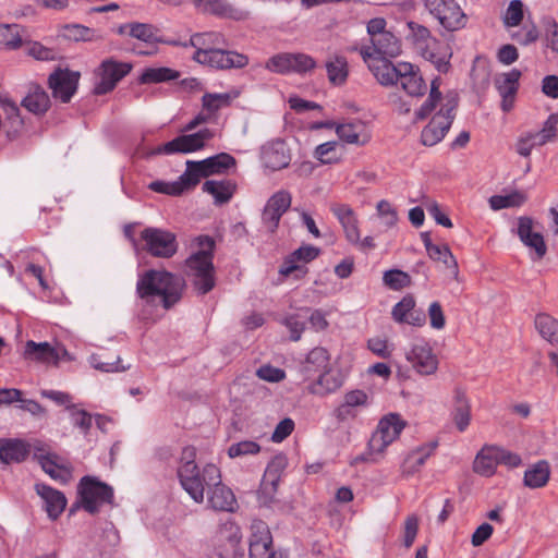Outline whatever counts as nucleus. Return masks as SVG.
<instances>
[{
	"instance_id": "8",
	"label": "nucleus",
	"mask_w": 558,
	"mask_h": 558,
	"mask_svg": "<svg viewBox=\"0 0 558 558\" xmlns=\"http://www.w3.org/2000/svg\"><path fill=\"white\" fill-rule=\"evenodd\" d=\"M316 68V61L303 52H279L270 57L265 69L277 74H306Z\"/></svg>"
},
{
	"instance_id": "60",
	"label": "nucleus",
	"mask_w": 558,
	"mask_h": 558,
	"mask_svg": "<svg viewBox=\"0 0 558 558\" xmlns=\"http://www.w3.org/2000/svg\"><path fill=\"white\" fill-rule=\"evenodd\" d=\"M539 37L538 29L536 25H524L521 31H518L512 34V39H514L518 44L522 46H527L530 44L535 43Z\"/></svg>"
},
{
	"instance_id": "21",
	"label": "nucleus",
	"mask_w": 558,
	"mask_h": 558,
	"mask_svg": "<svg viewBox=\"0 0 558 558\" xmlns=\"http://www.w3.org/2000/svg\"><path fill=\"white\" fill-rule=\"evenodd\" d=\"M534 221L531 217L523 216L518 219V236L521 242L534 250L536 258L542 259L547 253V246L541 232L533 230Z\"/></svg>"
},
{
	"instance_id": "31",
	"label": "nucleus",
	"mask_w": 558,
	"mask_h": 558,
	"mask_svg": "<svg viewBox=\"0 0 558 558\" xmlns=\"http://www.w3.org/2000/svg\"><path fill=\"white\" fill-rule=\"evenodd\" d=\"M368 69L374 74L379 84L392 86L398 84L399 63L392 64L386 58H380L368 62Z\"/></svg>"
},
{
	"instance_id": "13",
	"label": "nucleus",
	"mask_w": 558,
	"mask_h": 558,
	"mask_svg": "<svg viewBox=\"0 0 558 558\" xmlns=\"http://www.w3.org/2000/svg\"><path fill=\"white\" fill-rule=\"evenodd\" d=\"M80 77V72L60 66L56 68L48 77V87L51 89L53 98L59 99L63 104L70 102L76 93Z\"/></svg>"
},
{
	"instance_id": "10",
	"label": "nucleus",
	"mask_w": 558,
	"mask_h": 558,
	"mask_svg": "<svg viewBox=\"0 0 558 558\" xmlns=\"http://www.w3.org/2000/svg\"><path fill=\"white\" fill-rule=\"evenodd\" d=\"M214 137L213 131L209 129L199 130L193 134L179 135L175 138L161 144L150 150L148 156L155 155H173L189 154L202 149L206 142Z\"/></svg>"
},
{
	"instance_id": "37",
	"label": "nucleus",
	"mask_w": 558,
	"mask_h": 558,
	"mask_svg": "<svg viewBox=\"0 0 558 558\" xmlns=\"http://www.w3.org/2000/svg\"><path fill=\"white\" fill-rule=\"evenodd\" d=\"M374 51L380 58L396 57L400 53L399 39L389 31L371 40Z\"/></svg>"
},
{
	"instance_id": "22",
	"label": "nucleus",
	"mask_w": 558,
	"mask_h": 558,
	"mask_svg": "<svg viewBox=\"0 0 558 558\" xmlns=\"http://www.w3.org/2000/svg\"><path fill=\"white\" fill-rule=\"evenodd\" d=\"M208 505L215 511L234 512L238 508V502L233 492L222 484L221 476L218 483H213L211 487L207 489Z\"/></svg>"
},
{
	"instance_id": "34",
	"label": "nucleus",
	"mask_w": 558,
	"mask_h": 558,
	"mask_svg": "<svg viewBox=\"0 0 558 558\" xmlns=\"http://www.w3.org/2000/svg\"><path fill=\"white\" fill-rule=\"evenodd\" d=\"M453 421L460 432L465 430L471 421L469 400L465 391L459 387L454 389Z\"/></svg>"
},
{
	"instance_id": "44",
	"label": "nucleus",
	"mask_w": 558,
	"mask_h": 558,
	"mask_svg": "<svg viewBox=\"0 0 558 558\" xmlns=\"http://www.w3.org/2000/svg\"><path fill=\"white\" fill-rule=\"evenodd\" d=\"M526 202V195L522 192L514 191L508 195H493L488 203L493 210H499L509 207H520Z\"/></svg>"
},
{
	"instance_id": "36",
	"label": "nucleus",
	"mask_w": 558,
	"mask_h": 558,
	"mask_svg": "<svg viewBox=\"0 0 558 558\" xmlns=\"http://www.w3.org/2000/svg\"><path fill=\"white\" fill-rule=\"evenodd\" d=\"M498 465L496 446H485L475 457L474 472L483 476H490Z\"/></svg>"
},
{
	"instance_id": "62",
	"label": "nucleus",
	"mask_w": 558,
	"mask_h": 558,
	"mask_svg": "<svg viewBox=\"0 0 558 558\" xmlns=\"http://www.w3.org/2000/svg\"><path fill=\"white\" fill-rule=\"evenodd\" d=\"M376 208H377L378 215L381 217L384 225L387 228H391L397 223V221H398L397 211L388 201L383 199V201L378 202Z\"/></svg>"
},
{
	"instance_id": "41",
	"label": "nucleus",
	"mask_w": 558,
	"mask_h": 558,
	"mask_svg": "<svg viewBox=\"0 0 558 558\" xmlns=\"http://www.w3.org/2000/svg\"><path fill=\"white\" fill-rule=\"evenodd\" d=\"M326 71L329 82L332 85H343L348 78V62L342 56H336L326 62Z\"/></svg>"
},
{
	"instance_id": "20",
	"label": "nucleus",
	"mask_w": 558,
	"mask_h": 558,
	"mask_svg": "<svg viewBox=\"0 0 558 558\" xmlns=\"http://www.w3.org/2000/svg\"><path fill=\"white\" fill-rule=\"evenodd\" d=\"M522 73L518 69H512L507 73L497 75L494 80L495 87L501 97V109L508 112L512 109L515 95L519 89V80Z\"/></svg>"
},
{
	"instance_id": "23",
	"label": "nucleus",
	"mask_w": 558,
	"mask_h": 558,
	"mask_svg": "<svg viewBox=\"0 0 558 558\" xmlns=\"http://www.w3.org/2000/svg\"><path fill=\"white\" fill-rule=\"evenodd\" d=\"M427 47H420L416 50L420 54L435 65L438 72L447 73L450 69L452 52L449 46L434 37V43H426Z\"/></svg>"
},
{
	"instance_id": "7",
	"label": "nucleus",
	"mask_w": 558,
	"mask_h": 558,
	"mask_svg": "<svg viewBox=\"0 0 558 558\" xmlns=\"http://www.w3.org/2000/svg\"><path fill=\"white\" fill-rule=\"evenodd\" d=\"M193 60L217 70L243 69L248 64V57L232 50L208 47L198 48Z\"/></svg>"
},
{
	"instance_id": "53",
	"label": "nucleus",
	"mask_w": 558,
	"mask_h": 558,
	"mask_svg": "<svg viewBox=\"0 0 558 558\" xmlns=\"http://www.w3.org/2000/svg\"><path fill=\"white\" fill-rule=\"evenodd\" d=\"M383 281L386 287L395 291L410 287L412 283L410 275L400 269H390L385 271Z\"/></svg>"
},
{
	"instance_id": "43",
	"label": "nucleus",
	"mask_w": 558,
	"mask_h": 558,
	"mask_svg": "<svg viewBox=\"0 0 558 558\" xmlns=\"http://www.w3.org/2000/svg\"><path fill=\"white\" fill-rule=\"evenodd\" d=\"M196 163L197 161L187 160L185 171L178 179L183 193L194 189L202 178H206L204 170Z\"/></svg>"
},
{
	"instance_id": "55",
	"label": "nucleus",
	"mask_w": 558,
	"mask_h": 558,
	"mask_svg": "<svg viewBox=\"0 0 558 558\" xmlns=\"http://www.w3.org/2000/svg\"><path fill=\"white\" fill-rule=\"evenodd\" d=\"M557 124L558 117L556 114H550L547 120L544 122V125L541 131L533 133L534 138H537L538 145L543 146L548 142H551L557 136Z\"/></svg>"
},
{
	"instance_id": "49",
	"label": "nucleus",
	"mask_w": 558,
	"mask_h": 558,
	"mask_svg": "<svg viewBox=\"0 0 558 558\" xmlns=\"http://www.w3.org/2000/svg\"><path fill=\"white\" fill-rule=\"evenodd\" d=\"M329 365V354L325 348L316 347L310 351L305 360V369L307 372H322Z\"/></svg>"
},
{
	"instance_id": "46",
	"label": "nucleus",
	"mask_w": 558,
	"mask_h": 558,
	"mask_svg": "<svg viewBox=\"0 0 558 558\" xmlns=\"http://www.w3.org/2000/svg\"><path fill=\"white\" fill-rule=\"evenodd\" d=\"M179 72L170 68H149L140 76L142 84L161 83L173 81L179 77Z\"/></svg>"
},
{
	"instance_id": "17",
	"label": "nucleus",
	"mask_w": 558,
	"mask_h": 558,
	"mask_svg": "<svg viewBox=\"0 0 558 558\" xmlns=\"http://www.w3.org/2000/svg\"><path fill=\"white\" fill-rule=\"evenodd\" d=\"M34 458L51 478L66 482L71 476V470L66 466L65 460L44 446L35 447Z\"/></svg>"
},
{
	"instance_id": "50",
	"label": "nucleus",
	"mask_w": 558,
	"mask_h": 558,
	"mask_svg": "<svg viewBox=\"0 0 558 558\" xmlns=\"http://www.w3.org/2000/svg\"><path fill=\"white\" fill-rule=\"evenodd\" d=\"M92 365L101 372H120L125 371L128 367L120 365V356L109 357L107 352L93 354L90 356Z\"/></svg>"
},
{
	"instance_id": "1",
	"label": "nucleus",
	"mask_w": 558,
	"mask_h": 558,
	"mask_svg": "<svg viewBox=\"0 0 558 558\" xmlns=\"http://www.w3.org/2000/svg\"><path fill=\"white\" fill-rule=\"evenodd\" d=\"M184 287L185 282L181 276L166 270L150 269L140 277L136 293L147 303H151L155 296H159L162 307L169 310L181 300Z\"/></svg>"
},
{
	"instance_id": "11",
	"label": "nucleus",
	"mask_w": 558,
	"mask_h": 558,
	"mask_svg": "<svg viewBox=\"0 0 558 558\" xmlns=\"http://www.w3.org/2000/svg\"><path fill=\"white\" fill-rule=\"evenodd\" d=\"M427 11L449 32L465 26L468 17L456 0H424Z\"/></svg>"
},
{
	"instance_id": "9",
	"label": "nucleus",
	"mask_w": 558,
	"mask_h": 558,
	"mask_svg": "<svg viewBox=\"0 0 558 558\" xmlns=\"http://www.w3.org/2000/svg\"><path fill=\"white\" fill-rule=\"evenodd\" d=\"M407 422L398 413L383 416L368 440L371 453H383L400 436Z\"/></svg>"
},
{
	"instance_id": "2",
	"label": "nucleus",
	"mask_w": 558,
	"mask_h": 558,
	"mask_svg": "<svg viewBox=\"0 0 558 558\" xmlns=\"http://www.w3.org/2000/svg\"><path fill=\"white\" fill-rule=\"evenodd\" d=\"M196 449L193 446L184 447L178 468V477L182 488L197 504L204 501L205 488L218 483L220 470L215 464H206L201 471L195 462Z\"/></svg>"
},
{
	"instance_id": "6",
	"label": "nucleus",
	"mask_w": 558,
	"mask_h": 558,
	"mask_svg": "<svg viewBox=\"0 0 558 558\" xmlns=\"http://www.w3.org/2000/svg\"><path fill=\"white\" fill-rule=\"evenodd\" d=\"M81 507L90 514L99 511L102 504L113 502V489L93 476H84L78 483Z\"/></svg>"
},
{
	"instance_id": "61",
	"label": "nucleus",
	"mask_w": 558,
	"mask_h": 558,
	"mask_svg": "<svg viewBox=\"0 0 558 558\" xmlns=\"http://www.w3.org/2000/svg\"><path fill=\"white\" fill-rule=\"evenodd\" d=\"M27 54L39 61H49L56 59L53 49L45 47L38 41L29 43L27 46Z\"/></svg>"
},
{
	"instance_id": "48",
	"label": "nucleus",
	"mask_w": 558,
	"mask_h": 558,
	"mask_svg": "<svg viewBox=\"0 0 558 558\" xmlns=\"http://www.w3.org/2000/svg\"><path fill=\"white\" fill-rule=\"evenodd\" d=\"M159 28L149 23L133 22L131 37L147 44L162 43L158 37Z\"/></svg>"
},
{
	"instance_id": "33",
	"label": "nucleus",
	"mask_w": 558,
	"mask_h": 558,
	"mask_svg": "<svg viewBox=\"0 0 558 558\" xmlns=\"http://www.w3.org/2000/svg\"><path fill=\"white\" fill-rule=\"evenodd\" d=\"M202 189L204 192L213 195L215 204L222 205L232 198L236 184L232 180H207Z\"/></svg>"
},
{
	"instance_id": "39",
	"label": "nucleus",
	"mask_w": 558,
	"mask_h": 558,
	"mask_svg": "<svg viewBox=\"0 0 558 558\" xmlns=\"http://www.w3.org/2000/svg\"><path fill=\"white\" fill-rule=\"evenodd\" d=\"M550 475L549 464L546 461H538L524 473V485L530 488L543 487L547 484Z\"/></svg>"
},
{
	"instance_id": "63",
	"label": "nucleus",
	"mask_w": 558,
	"mask_h": 558,
	"mask_svg": "<svg viewBox=\"0 0 558 558\" xmlns=\"http://www.w3.org/2000/svg\"><path fill=\"white\" fill-rule=\"evenodd\" d=\"M256 375L260 379L269 381V383H279V381L283 380L286 377V373L283 369L271 366V365L260 366L257 369Z\"/></svg>"
},
{
	"instance_id": "12",
	"label": "nucleus",
	"mask_w": 558,
	"mask_h": 558,
	"mask_svg": "<svg viewBox=\"0 0 558 558\" xmlns=\"http://www.w3.org/2000/svg\"><path fill=\"white\" fill-rule=\"evenodd\" d=\"M132 70V64L113 59L104 60L98 68L100 81L96 84L94 93L106 95L114 89L117 84Z\"/></svg>"
},
{
	"instance_id": "14",
	"label": "nucleus",
	"mask_w": 558,
	"mask_h": 558,
	"mask_svg": "<svg viewBox=\"0 0 558 558\" xmlns=\"http://www.w3.org/2000/svg\"><path fill=\"white\" fill-rule=\"evenodd\" d=\"M250 558H281L272 548V536L268 525L262 520L251 524Z\"/></svg>"
},
{
	"instance_id": "3",
	"label": "nucleus",
	"mask_w": 558,
	"mask_h": 558,
	"mask_svg": "<svg viewBox=\"0 0 558 558\" xmlns=\"http://www.w3.org/2000/svg\"><path fill=\"white\" fill-rule=\"evenodd\" d=\"M199 250L186 259V266L193 276V286L201 294L215 287V267L213 264L215 241L209 235L197 238Z\"/></svg>"
},
{
	"instance_id": "25",
	"label": "nucleus",
	"mask_w": 558,
	"mask_h": 558,
	"mask_svg": "<svg viewBox=\"0 0 558 558\" xmlns=\"http://www.w3.org/2000/svg\"><path fill=\"white\" fill-rule=\"evenodd\" d=\"M23 356L25 360L57 366L61 361L60 351L49 342H35L28 340L25 343Z\"/></svg>"
},
{
	"instance_id": "26",
	"label": "nucleus",
	"mask_w": 558,
	"mask_h": 558,
	"mask_svg": "<svg viewBox=\"0 0 558 558\" xmlns=\"http://www.w3.org/2000/svg\"><path fill=\"white\" fill-rule=\"evenodd\" d=\"M35 490L45 502V510L51 520H57L64 511L66 498L63 493L44 483L35 484Z\"/></svg>"
},
{
	"instance_id": "16",
	"label": "nucleus",
	"mask_w": 558,
	"mask_h": 558,
	"mask_svg": "<svg viewBox=\"0 0 558 558\" xmlns=\"http://www.w3.org/2000/svg\"><path fill=\"white\" fill-rule=\"evenodd\" d=\"M320 253V250L313 245H303L298 250L288 255L282 265L280 266L279 274L288 277L290 275H294L296 279L303 278L307 268L299 264V262H303L304 264L314 260Z\"/></svg>"
},
{
	"instance_id": "59",
	"label": "nucleus",
	"mask_w": 558,
	"mask_h": 558,
	"mask_svg": "<svg viewBox=\"0 0 558 558\" xmlns=\"http://www.w3.org/2000/svg\"><path fill=\"white\" fill-rule=\"evenodd\" d=\"M148 189L151 190L153 192L167 194L171 196H179L183 194L179 180L174 182H165L159 180L153 181L148 184Z\"/></svg>"
},
{
	"instance_id": "29",
	"label": "nucleus",
	"mask_w": 558,
	"mask_h": 558,
	"mask_svg": "<svg viewBox=\"0 0 558 558\" xmlns=\"http://www.w3.org/2000/svg\"><path fill=\"white\" fill-rule=\"evenodd\" d=\"M29 447L20 439L0 438V462L4 464L20 463L26 460Z\"/></svg>"
},
{
	"instance_id": "51",
	"label": "nucleus",
	"mask_w": 558,
	"mask_h": 558,
	"mask_svg": "<svg viewBox=\"0 0 558 558\" xmlns=\"http://www.w3.org/2000/svg\"><path fill=\"white\" fill-rule=\"evenodd\" d=\"M230 96L228 94L206 93L202 97L203 111L211 119L222 107L228 106Z\"/></svg>"
},
{
	"instance_id": "54",
	"label": "nucleus",
	"mask_w": 558,
	"mask_h": 558,
	"mask_svg": "<svg viewBox=\"0 0 558 558\" xmlns=\"http://www.w3.org/2000/svg\"><path fill=\"white\" fill-rule=\"evenodd\" d=\"M407 26L410 31V37L413 45L415 46V49L423 47V45L426 48V43H434V36H432L430 31L426 26L414 21L408 22Z\"/></svg>"
},
{
	"instance_id": "19",
	"label": "nucleus",
	"mask_w": 558,
	"mask_h": 558,
	"mask_svg": "<svg viewBox=\"0 0 558 558\" xmlns=\"http://www.w3.org/2000/svg\"><path fill=\"white\" fill-rule=\"evenodd\" d=\"M398 84L411 97H421L427 90L420 69L409 62H399Z\"/></svg>"
},
{
	"instance_id": "45",
	"label": "nucleus",
	"mask_w": 558,
	"mask_h": 558,
	"mask_svg": "<svg viewBox=\"0 0 558 558\" xmlns=\"http://www.w3.org/2000/svg\"><path fill=\"white\" fill-rule=\"evenodd\" d=\"M428 256L434 262L442 263L448 269L452 271L454 277L459 274L458 263L451 253L448 245H435L434 247L428 248Z\"/></svg>"
},
{
	"instance_id": "38",
	"label": "nucleus",
	"mask_w": 558,
	"mask_h": 558,
	"mask_svg": "<svg viewBox=\"0 0 558 558\" xmlns=\"http://www.w3.org/2000/svg\"><path fill=\"white\" fill-rule=\"evenodd\" d=\"M534 325L543 339L551 344H558V320L546 313L535 316Z\"/></svg>"
},
{
	"instance_id": "32",
	"label": "nucleus",
	"mask_w": 558,
	"mask_h": 558,
	"mask_svg": "<svg viewBox=\"0 0 558 558\" xmlns=\"http://www.w3.org/2000/svg\"><path fill=\"white\" fill-rule=\"evenodd\" d=\"M436 447L437 442L433 441L411 451L401 465L402 474L410 476L418 472L427 458L432 456Z\"/></svg>"
},
{
	"instance_id": "24",
	"label": "nucleus",
	"mask_w": 558,
	"mask_h": 558,
	"mask_svg": "<svg viewBox=\"0 0 558 558\" xmlns=\"http://www.w3.org/2000/svg\"><path fill=\"white\" fill-rule=\"evenodd\" d=\"M262 161L271 171L287 168L291 161V156L286 143L277 140L265 145L262 150Z\"/></svg>"
},
{
	"instance_id": "5",
	"label": "nucleus",
	"mask_w": 558,
	"mask_h": 558,
	"mask_svg": "<svg viewBox=\"0 0 558 558\" xmlns=\"http://www.w3.org/2000/svg\"><path fill=\"white\" fill-rule=\"evenodd\" d=\"M141 250L159 258H171L178 252L174 233L154 227H147L140 233Z\"/></svg>"
},
{
	"instance_id": "47",
	"label": "nucleus",
	"mask_w": 558,
	"mask_h": 558,
	"mask_svg": "<svg viewBox=\"0 0 558 558\" xmlns=\"http://www.w3.org/2000/svg\"><path fill=\"white\" fill-rule=\"evenodd\" d=\"M364 131V125L361 122H350L339 124L336 132L340 140L349 144H365L366 138L361 140V134Z\"/></svg>"
},
{
	"instance_id": "40",
	"label": "nucleus",
	"mask_w": 558,
	"mask_h": 558,
	"mask_svg": "<svg viewBox=\"0 0 558 558\" xmlns=\"http://www.w3.org/2000/svg\"><path fill=\"white\" fill-rule=\"evenodd\" d=\"M545 56L551 63L558 66V22H547L543 37Z\"/></svg>"
},
{
	"instance_id": "18",
	"label": "nucleus",
	"mask_w": 558,
	"mask_h": 558,
	"mask_svg": "<svg viewBox=\"0 0 558 558\" xmlns=\"http://www.w3.org/2000/svg\"><path fill=\"white\" fill-rule=\"evenodd\" d=\"M405 357L420 375H432L438 368V360L426 342L413 344Z\"/></svg>"
},
{
	"instance_id": "42",
	"label": "nucleus",
	"mask_w": 558,
	"mask_h": 558,
	"mask_svg": "<svg viewBox=\"0 0 558 558\" xmlns=\"http://www.w3.org/2000/svg\"><path fill=\"white\" fill-rule=\"evenodd\" d=\"M62 36L74 41H97L102 37L93 28L82 24H66L62 27Z\"/></svg>"
},
{
	"instance_id": "35",
	"label": "nucleus",
	"mask_w": 558,
	"mask_h": 558,
	"mask_svg": "<svg viewBox=\"0 0 558 558\" xmlns=\"http://www.w3.org/2000/svg\"><path fill=\"white\" fill-rule=\"evenodd\" d=\"M235 158L228 153H220L215 156L197 161V166L205 172L206 178L219 174L235 166Z\"/></svg>"
},
{
	"instance_id": "15",
	"label": "nucleus",
	"mask_w": 558,
	"mask_h": 558,
	"mask_svg": "<svg viewBox=\"0 0 558 558\" xmlns=\"http://www.w3.org/2000/svg\"><path fill=\"white\" fill-rule=\"evenodd\" d=\"M292 203V195L289 191L280 190L272 194L262 213V221L265 228L274 233L283 214L288 211Z\"/></svg>"
},
{
	"instance_id": "57",
	"label": "nucleus",
	"mask_w": 558,
	"mask_h": 558,
	"mask_svg": "<svg viewBox=\"0 0 558 558\" xmlns=\"http://www.w3.org/2000/svg\"><path fill=\"white\" fill-rule=\"evenodd\" d=\"M260 451V446L253 440H243L232 444L228 448V456L232 459L244 457L248 454H257Z\"/></svg>"
},
{
	"instance_id": "27",
	"label": "nucleus",
	"mask_w": 558,
	"mask_h": 558,
	"mask_svg": "<svg viewBox=\"0 0 558 558\" xmlns=\"http://www.w3.org/2000/svg\"><path fill=\"white\" fill-rule=\"evenodd\" d=\"M330 211L343 228L348 242H359V220L353 208L348 204L332 203Z\"/></svg>"
},
{
	"instance_id": "28",
	"label": "nucleus",
	"mask_w": 558,
	"mask_h": 558,
	"mask_svg": "<svg viewBox=\"0 0 558 558\" xmlns=\"http://www.w3.org/2000/svg\"><path fill=\"white\" fill-rule=\"evenodd\" d=\"M368 396L364 390L355 389L347 392L343 402L338 405L333 412L335 417L340 421H347L356 416V408L367 404Z\"/></svg>"
},
{
	"instance_id": "52",
	"label": "nucleus",
	"mask_w": 558,
	"mask_h": 558,
	"mask_svg": "<svg viewBox=\"0 0 558 558\" xmlns=\"http://www.w3.org/2000/svg\"><path fill=\"white\" fill-rule=\"evenodd\" d=\"M204 11L220 17H234V9L227 0H195Z\"/></svg>"
},
{
	"instance_id": "30",
	"label": "nucleus",
	"mask_w": 558,
	"mask_h": 558,
	"mask_svg": "<svg viewBox=\"0 0 558 558\" xmlns=\"http://www.w3.org/2000/svg\"><path fill=\"white\" fill-rule=\"evenodd\" d=\"M21 105L29 112L43 116L50 108V98L41 86L32 84Z\"/></svg>"
},
{
	"instance_id": "56",
	"label": "nucleus",
	"mask_w": 558,
	"mask_h": 558,
	"mask_svg": "<svg viewBox=\"0 0 558 558\" xmlns=\"http://www.w3.org/2000/svg\"><path fill=\"white\" fill-rule=\"evenodd\" d=\"M415 307V299L412 294L404 295L391 311L392 318L397 323H404L410 312Z\"/></svg>"
},
{
	"instance_id": "64",
	"label": "nucleus",
	"mask_w": 558,
	"mask_h": 558,
	"mask_svg": "<svg viewBox=\"0 0 558 558\" xmlns=\"http://www.w3.org/2000/svg\"><path fill=\"white\" fill-rule=\"evenodd\" d=\"M538 140L534 138V134L529 132L519 137L515 144L517 153L522 157H529L531 155L532 149L538 145Z\"/></svg>"
},
{
	"instance_id": "58",
	"label": "nucleus",
	"mask_w": 558,
	"mask_h": 558,
	"mask_svg": "<svg viewBox=\"0 0 558 558\" xmlns=\"http://www.w3.org/2000/svg\"><path fill=\"white\" fill-rule=\"evenodd\" d=\"M523 20V3L520 0H512L507 9L504 23L507 27L519 26Z\"/></svg>"
},
{
	"instance_id": "4",
	"label": "nucleus",
	"mask_w": 558,
	"mask_h": 558,
	"mask_svg": "<svg viewBox=\"0 0 558 558\" xmlns=\"http://www.w3.org/2000/svg\"><path fill=\"white\" fill-rule=\"evenodd\" d=\"M458 107V98L447 97L439 111L434 114L429 123L422 130L421 142L425 146L439 143L449 131Z\"/></svg>"
}]
</instances>
